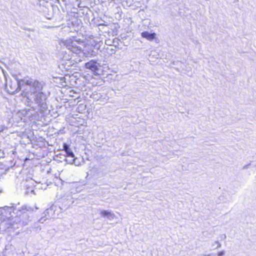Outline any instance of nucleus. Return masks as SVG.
I'll return each instance as SVG.
<instances>
[{
	"mask_svg": "<svg viewBox=\"0 0 256 256\" xmlns=\"http://www.w3.org/2000/svg\"><path fill=\"white\" fill-rule=\"evenodd\" d=\"M85 68L92 71L94 75L98 74L100 66L96 60H92L84 64Z\"/></svg>",
	"mask_w": 256,
	"mask_h": 256,
	"instance_id": "nucleus-1",
	"label": "nucleus"
},
{
	"mask_svg": "<svg viewBox=\"0 0 256 256\" xmlns=\"http://www.w3.org/2000/svg\"><path fill=\"white\" fill-rule=\"evenodd\" d=\"M141 36L148 40L152 41L156 38V34L154 32L149 33L145 31L141 33Z\"/></svg>",
	"mask_w": 256,
	"mask_h": 256,
	"instance_id": "nucleus-2",
	"label": "nucleus"
},
{
	"mask_svg": "<svg viewBox=\"0 0 256 256\" xmlns=\"http://www.w3.org/2000/svg\"><path fill=\"white\" fill-rule=\"evenodd\" d=\"M63 150L66 152V156L74 158V154L72 150L70 148L69 146L66 143L63 144Z\"/></svg>",
	"mask_w": 256,
	"mask_h": 256,
	"instance_id": "nucleus-3",
	"label": "nucleus"
},
{
	"mask_svg": "<svg viewBox=\"0 0 256 256\" xmlns=\"http://www.w3.org/2000/svg\"><path fill=\"white\" fill-rule=\"evenodd\" d=\"M100 214L102 216L105 217L108 216L112 215L111 212L107 210H102L100 212Z\"/></svg>",
	"mask_w": 256,
	"mask_h": 256,
	"instance_id": "nucleus-4",
	"label": "nucleus"
},
{
	"mask_svg": "<svg viewBox=\"0 0 256 256\" xmlns=\"http://www.w3.org/2000/svg\"><path fill=\"white\" fill-rule=\"evenodd\" d=\"M212 246L215 248H217L221 246V244L218 241H216L212 244Z\"/></svg>",
	"mask_w": 256,
	"mask_h": 256,
	"instance_id": "nucleus-5",
	"label": "nucleus"
},
{
	"mask_svg": "<svg viewBox=\"0 0 256 256\" xmlns=\"http://www.w3.org/2000/svg\"><path fill=\"white\" fill-rule=\"evenodd\" d=\"M25 84L26 85H28V86H32V85H33L32 82V81H30V80H26V81Z\"/></svg>",
	"mask_w": 256,
	"mask_h": 256,
	"instance_id": "nucleus-6",
	"label": "nucleus"
},
{
	"mask_svg": "<svg viewBox=\"0 0 256 256\" xmlns=\"http://www.w3.org/2000/svg\"><path fill=\"white\" fill-rule=\"evenodd\" d=\"M224 254V251H221L219 252H218V256H223Z\"/></svg>",
	"mask_w": 256,
	"mask_h": 256,
	"instance_id": "nucleus-7",
	"label": "nucleus"
},
{
	"mask_svg": "<svg viewBox=\"0 0 256 256\" xmlns=\"http://www.w3.org/2000/svg\"><path fill=\"white\" fill-rule=\"evenodd\" d=\"M250 164H248L244 166L242 168L243 170H246V169L248 168Z\"/></svg>",
	"mask_w": 256,
	"mask_h": 256,
	"instance_id": "nucleus-8",
	"label": "nucleus"
},
{
	"mask_svg": "<svg viewBox=\"0 0 256 256\" xmlns=\"http://www.w3.org/2000/svg\"><path fill=\"white\" fill-rule=\"evenodd\" d=\"M12 93L14 92V91L11 92Z\"/></svg>",
	"mask_w": 256,
	"mask_h": 256,
	"instance_id": "nucleus-9",
	"label": "nucleus"
}]
</instances>
